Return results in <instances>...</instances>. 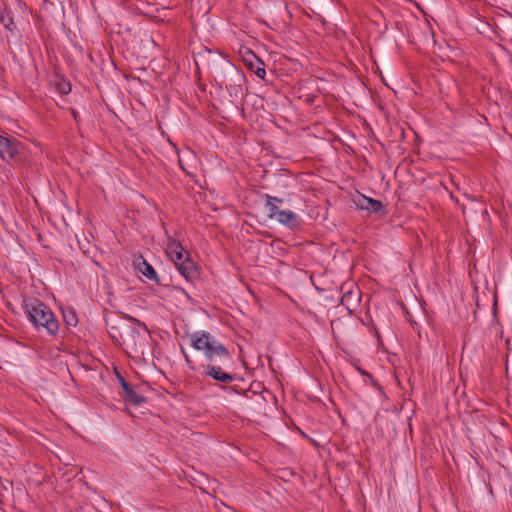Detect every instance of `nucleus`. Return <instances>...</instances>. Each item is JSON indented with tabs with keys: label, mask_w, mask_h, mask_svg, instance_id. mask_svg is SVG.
<instances>
[{
	"label": "nucleus",
	"mask_w": 512,
	"mask_h": 512,
	"mask_svg": "<svg viewBox=\"0 0 512 512\" xmlns=\"http://www.w3.org/2000/svg\"><path fill=\"white\" fill-rule=\"evenodd\" d=\"M23 307L28 315V319L37 331L43 329L51 336L58 334V321L52 310L44 303L35 298H26L23 300Z\"/></svg>",
	"instance_id": "f257e3e1"
},
{
	"label": "nucleus",
	"mask_w": 512,
	"mask_h": 512,
	"mask_svg": "<svg viewBox=\"0 0 512 512\" xmlns=\"http://www.w3.org/2000/svg\"><path fill=\"white\" fill-rule=\"evenodd\" d=\"M191 346L204 353L208 361H213L215 357L220 359H229L228 350L214 336L205 331H197L190 335Z\"/></svg>",
	"instance_id": "f03ea898"
},
{
	"label": "nucleus",
	"mask_w": 512,
	"mask_h": 512,
	"mask_svg": "<svg viewBox=\"0 0 512 512\" xmlns=\"http://www.w3.org/2000/svg\"><path fill=\"white\" fill-rule=\"evenodd\" d=\"M267 215L270 219L276 220L281 225L290 229L300 226V220L296 213L289 210H282L278 204L282 203V199L265 194Z\"/></svg>",
	"instance_id": "7ed1b4c3"
},
{
	"label": "nucleus",
	"mask_w": 512,
	"mask_h": 512,
	"mask_svg": "<svg viewBox=\"0 0 512 512\" xmlns=\"http://www.w3.org/2000/svg\"><path fill=\"white\" fill-rule=\"evenodd\" d=\"M148 338L149 333L145 326H142L139 330H129L128 335L124 340L126 351L136 358L144 356L145 349L148 344Z\"/></svg>",
	"instance_id": "20e7f679"
},
{
	"label": "nucleus",
	"mask_w": 512,
	"mask_h": 512,
	"mask_svg": "<svg viewBox=\"0 0 512 512\" xmlns=\"http://www.w3.org/2000/svg\"><path fill=\"white\" fill-rule=\"evenodd\" d=\"M166 254L174 262V264H177V262H181L188 258L187 253L184 251L183 247L172 239H169L166 247Z\"/></svg>",
	"instance_id": "39448f33"
},
{
	"label": "nucleus",
	"mask_w": 512,
	"mask_h": 512,
	"mask_svg": "<svg viewBox=\"0 0 512 512\" xmlns=\"http://www.w3.org/2000/svg\"><path fill=\"white\" fill-rule=\"evenodd\" d=\"M18 153V145L10 138L0 135V157L4 160L13 158Z\"/></svg>",
	"instance_id": "423d86ee"
},
{
	"label": "nucleus",
	"mask_w": 512,
	"mask_h": 512,
	"mask_svg": "<svg viewBox=\"0 0 512 512\" xmlns=\"http://www.w3.org/2000/svg\"><path fill=\"white\" fill-rule=\"evenodd\" d=\"M354 202L357 207L369 212L377 213L382 209V203L380 201L366 197L364 195H359L354 200Z\"/></svg>",
	"instance_id": "0eeeda50"
},
{
	"label": "nucleus",
	"mask_w": 512,
	"mask_h": 512,
	"mask_svg": "<svg viewBox=\"0 0 512 512\" xmlns=\"http://www.w3.org/2000/svg\"><path fill=\"white\" fill-rule=\"evenodd\" d=\"M205 375L213 378L214 380L228 383L232 381V376L224 372L220 367L208 364L204 366Z\"/></svg>",
	"instance_id": "6e6552de"
},
{
	"label": "nucleus",
	"mask_w": 512,
	"mask_h": 512,
	"mask_svg": "<svg viewBox=\"0 0 512 512\" xmlns=\"http://www.w3.org/2000/svg\"><path fill=\"white\" fill-rule=\"evenodd\" d=\"M175 265H176L179 273L186 280L190 281L196 277L197 272H196L195 266H194L193 262L191 260H189L188 258L181 262H177V264H175Z\"/></svg>",
	"instance_id": "1a4fd4ad"
},
{
	"label": "nucleus",
	"mask_w": 512,
	"mask_h": 512,
	"mask_svg": "<svg viewBox=\"0 0 512 512\" xmlns=\"http://www.w3.org/2000/svg\"><path fill=\"white\" fill-rule=\"evenodd\" d=\"M248 66L260 79H264L266 74L264 63L260 59H258L253 53L250 54Z\"/></svg>",
	"instance_id": "9d476101"
},
{
	"label": "nucleus",
	"mask_w": 512,
	"mask_h": 512,
	"mask_svg": "<svg viewBox=\"0 0 512 512\" xmlns=\"http://www.w3.org/2000/svg\"><path fill=\"white\" fill-rule=\"evenodd\" d=\"M137 268H138L139 272H141L149 280H157L156 271L154 270L152 265L147 263L145 260L142 259L140 262H138Z\"/></svg>",
	"instance_id": "9b49d317"
},
{
	"label": "nucleus",
	"mask_w": 512,
	"mask_h": 512,
	"mask_svg": "<svg viewBox=\"0 0 512 512\" xmlns=\"http://www.w3.org/2000/svg\"><path fill=\"white\" fill-rule=\"evenodd\" d=\"M122 386L125 390V398L129 403L137 405L144 401L143 397L130 389L127 383L123 382Z\"/></svg>",
	"instance_id": "f8f14e48"
},
{
	"label": "nucleus",
	"mask_w": 512,
	"mask_h": 512,
	"mask_svg": "<svg viewBox=\"0 0 512 512\" xmlns=\"http://www.w3.org/2000/svg\"><path fill=\"white\" fill-rule=\"evenodd\" d=\"M63 319L68 326H76L78 320L73 310L67 309L63 311Z\"/></svg>",
	"instance_id": "ddd939ff"
},
{
	"label": "nucleus",
	"mask_w": 512,
	"mask_h": 512,
	"mask_svg": "<svg viewBox=\"0 0 512 512\" xmlns=\"http://www.w3.org/2000/svg\"><path fill=\"white\" fill-rule=\"evenodd\" d=\"M59 90L61 93L63 94H67L70 92L71 90V87H70V84L69 83H66V82H63V83H60L59 84Z\"/></svg>",
	"instance_id": "4468645a"
},
{
	"label": "nucleus",
	"mask_w": 512,
	"mask_h": 512,
	"mask_svg": "<svg viewBox=\"0 0 512 512\" xmlns=\"http://www.w3.org/2000/svg\"><path fill=\"white\" fill-rule=\"evenodd\" d=\"M184 356H185V360H186L187 364L189 365V367H190L191 369H193L192 362H191V360H190L189 356H188L185 352H184Z\"/></svg>",
	"instance_id": "2eb2a0df"
}]
</instances>
